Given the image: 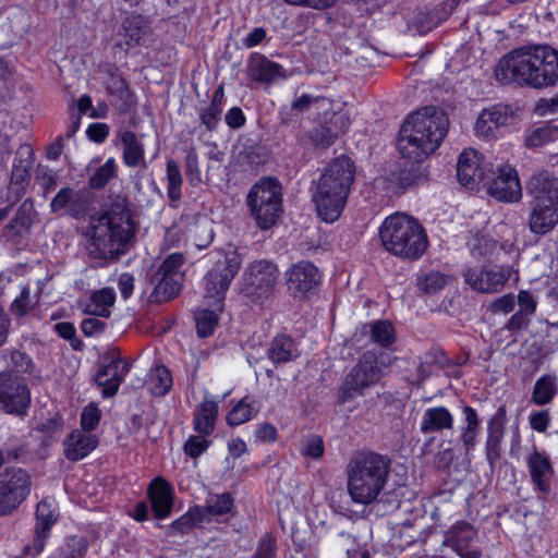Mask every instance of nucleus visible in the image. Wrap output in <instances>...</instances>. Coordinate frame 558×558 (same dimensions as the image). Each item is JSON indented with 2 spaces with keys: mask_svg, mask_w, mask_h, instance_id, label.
Here are the masks:
<instances>
[{
  "mask_svg": "<svg viewBox=\"0 0 558 558\" xmlns=\"http://www.w3.org/2000/svg\"><path fill=\"white\" fill-rule=\"evenodd\" d=\"M490 169H486L483 156L475 149L463 150L457 162V175L459 182L465 187L473 190L482 182Z\"/></svg>",
  "mask_w": 558,
  "mask_h": 558,
  "instance_id": "nucleus-22",
  "label": "nucleus"
},
{
  "mask_svg": "<svg viewBox=\"0 0 558 558\" xmlns=\"http://www.w3.org/2000/svg\"><path fill=\"white\" fill-rule=\"evenodd\" d=\"M447 284V278L439 271H430L417 277L420 291L426 294H436Z\"/></svg>",
  "mask_w": 558,
  "mask_h": 558,
  "instance_id": "nucleus-49",
  "label": "nucleus"
},
{
  "mask_svg": "<svg viewBox=\"0 0 558 558\" xmlns=\"http://www.w3.org/2000/svg\"><path fill=\"white\" fill-rule=\"evenodd\" d=\"M345 117L340 111L339 106L331 99L323 96H317V100L310 117L314 122H331L336 118Z\"/></svg>",
  "mask_w": 558,
  "mask_h": 558,
  "instance_id": "nucleus-43",
  "label": "nucleus"
},
{
  "mask_svg": "<svg viewBox=\"0 0 558 558\" xmlns=\"http://www.w3.org/2000/svg\"><path fill=\"white\" fill-rule=\"evenodd\" d=\"M129 371L130 364L120 357L112 359L98 371L95 380L102 388L105 398L113 397L117 393Z\"/></svg>",
  "mask_w": 558,
  "mask_h": 558,
  "instance_id": "nucleus-25",
  "label": "nucleus"
},
{
  "mask_svg": "<svg viewBox=\"0 0 558 558\" xmlns=\"http://www.w3.org/2000/svg\"><path fill=\"white\" fill-rule=\"evenodd\" d=\"M476 536L472 524L458 521L446 532L444 545L450 547L461 558H480L482 550L476 546Z\"/></svg>",
  "mask_w": 558,
  "mask_h": 558,
  "instance_id": "nucleus-20",
  "label": "nucleus"
},
{
  "mask_svg": "<svg viewBox=\"0 0 558 558\" xmlns=\"http://www.w3.org/2000/svg\"><path fill=\"white\" fill-rule=\"evenodd\" d=\"M465 426L462 428L459 440L465 453H470L476 444L480 434L481 421L476 410L470 405L463 408Z\"/></svg>",
  "mask_w": 558,
  "mask_h": 558,
  "instance_id": "nucleus-34",
  "label": "nucleus"
},
{
  "mask_svg": "<svg viewBox=\"0 0 558 558\" xmlns=\"http://www.w3.org/2000/svg\"><path fill=\"white\" fill-rule=\"evenodd\" d=\"M220 108L208 106L207 108L199 111V119L202 124L207 131L216 130L221 116Z\"/></svg>",
  "mask_w": 558,
  "mask_h": 558,
  "instance_id": "nucleus-64",
  "label": "nucleus"
},
{
  "mask_svg": "<svg viewBox=\"0 0 558 558\" xmlns=\"http://www.w3.org/2000/svg\"><path fill=\"white\" fill-rule=\"evenodd\" d=\"M536 52L539 56L541 64L536 65V73L543 82L534 85V88H543L555 84L558 81V52L549 46H536Z\"/></svg>",
  "mask_w": 558,
  "mask_h": 558,
  "instance_id": "nucleus-31",
  "label": "nucleus"
},
{
  "mask_svg": "<svg viewBox=\"0 0 558 558\" xmlns=\"http://www.w3.org/2000/svg\"><path fill=\"white\" fill-rule=\"evenodd\" d=\"M27 387L10 373L0 374V409L21 415L29 405Z\"/></svg>",
  "mask_w": 558,
  "mask_h": 558,
  "instance_id": "nucleus-18",
  "label": "nucleus"
},
{
  "mask_svg": "<svg viewBox=\"0 0 558 558\" xmlns=\"http://www.w3.org/2000/svg\"><path fill=\"white\" fill-rule=\"evenodd\" d=\"M277 265L267 259L252 262L242 275L241 292L254 302L271 295L279 278Z\"/></svg>",
  "mask_w": 558,
  "mask_h": 558,
  "instance_id": "nucleus-12",
  "label": "nucleus"
},
{
  "mask_svg": "<svg viewBox=\"0 0 558 558\" xmlns=\"http://www.w3.org/2000/svg\"><path fill=\"white\" fill-rule=\"evenodd\" d=\"M38 303L37 295H31L28 287H23L20 295L12 302L10 311L15 316H23L32 311Z\"/></svg>",
  "mask_w": 558,
  "mask_h": 558,
  "instance_id": "nucleus-52",
  "label": "nucleus"
},
{
  "mask_svg": "<svg viewBox=\"0 0 558 558\" xmlns=\"http://www.w3.org/2000/svg\"><path fill=\"white\" fill-rule=\"evenodd\" d=\"M449 128L444 110L428 106L408 116L401 126L398 149L402 158L410 162H421L433 154Z\"/></svg>",
  "mask_w": 558,
  "mask_h": 558,
  "instance_id": "nucleus-4",
  "label": "nucleus"
},
{
  "mask_svg": "<svg viewBox=\"0 0 558 558\" xmlns=\"http://www.w3.org/2000/svg\"><path fill=\"white\" fill-rule=\"evenodd\" d=\"M354 179V165L341 156L328 165L313 193L318 216L326 222H335L344 208Z\"/></svg>",
  "mask_w": 558,
  "mask_h": 558,
  "instance_id": "nucleus-6",
  "label": "nucleus"
},
{
  "mask_svg": "<svg viewBox=\"0 0 558 558\" xmlns=\"http://www.w3.org/2000/svg\"><path fill=\"white\" fill-rule=\"evenodd\" d=\"M453 415L446 407H434L425 410L421 421V432L432 434L444 429H452Z\"/></svg>",
  "mask_w": 558,
  "mask_h": 558,
  "instance_id": "nucleus-32",
  "label": "nucleus"
},
{
  "mask_svg": "<svg viewBox=\"0 0 558 558\" xmlns=\"http://www.w3.org/2000/svg\"><path fill=\"white\" fill-rule=\"evenodd\" d=\"M88 255L97 259H118L135 236V225L124 201L102 214L92 216L85 232Z\"/></svg>",
  "mask_w": 558,
  "mask_h": 558,
  "instance_id": "nucleus-1",
  "label": "nucleus"
},
{
  "mask_svg": "<svg viewBox=\"0 0 558 558\" xmlns=\"http://www.w3.org/2000/svg\"><path fill=\"white\" fill-rule=\"evenodd\" d=\"M496 175L488 184V193L498 201L512 203L522 197V190L517 171L509 165H497L490 168Z\"/></svg>",
  "mask_w": 558,
  "mask_h": 558,
  "instance_id": "nucleus-17",
  "label": "nucleus"
},
{
  "mask_svg": "<svg viewBox=\"0 0 558 558\" xmlns=\"http://www.w3.org/2000/svg\"><path fill=\"white\" fill-rule=\"evenodd\" d=\"M268 357L275 363H288L299 356L293 339L287 335L275 337L267 351Z\"/></svg>",
  "mask_w": 558,
  "mask_h": 558,
  "instance_id": "nucleus-33",
  "label": "nucleus"
},
{
  "mask_svg": "<svg viewBox=\"0 0 558 558\" xmlns=\"http://www.w3.org/2000/svg\"><path fill=\"white\" fill-rule=\"evenodd\" d=\"M123 146V160L129 167H137L144 159V146L136 134L131 131H124L120 135Z\"/></svg>",
  "mask_w": 558,
  "mask_h": 558,
  "instance_id": "nucleus-40",
  "label": "nucleus"
},
{
  "mask_svg": "<svg viewBox=\"0 0 558 558\" xmlns=\"http://www.w3.org/2000/svg\"><path fill=\"white\" fill-rule=\"evenodd\" d=\"M348 128L349 119L347 117L336 118L331 122H317V126L310 131V138L316 147L327 148Z\"/></svg>",
  "mask_w": 558,
  "mask_h": 558,
  "instance_id": "nucleus-29",
  "label": "nucleus"
},
{
  "mask_svg": "<svg viewBox=\"0 0 558 558\" xmlns=\"http://www.w3.org/2000/svg\"><path fill=\"white\" fill-rule=\"evenodd\" d=\"M252 558H277L276 538L270 534H265L259 539L255 554Z\"/></svg>",
  "mask_w": 558,
  "mask_h": 558,
  "instance_id": "nucleus-60",
  "label": "nucleus"
},
{
  "mask_svg": "<svg viewBox=\"0 0 558 558\" xmlns=\"http://www.w3.org/2000/svg\"><path fill=\"white\" fill-rule=\"evenodd\" d=\"M183 260L184 258L182 254L173 253L161 263L155 275L174 277V274H182L180 268L183 264Z\"/></svg>",
  "mask_w": 558,
  "mask_h": 558,
  "instance_id": "nucleus-57",
  "label": "nucleus"
},
{
  "mask_svg": "<svg viewBox=\"0 0 558 558\" xmlns=\"http://www.w3.org/2000/svg\"><path fill=\"white\" fill-rule=\"evenodd\" d=\"M379 238L387 252L408 260L418 259L428 246L423 227L405 214L387 217L379 228Z\"/></svg>",
  "mask_w": 558,
  "mask_h": 558,
  "instance_id": "nucleus-7",
  "label": "nucleus"
},
{
  "mask_svg": "<svg viewBox=\"0 0 558 558\" xmlns=\"http://www.w3.org/2000/svg\"><path fill=\"white\" fill-rule=\"evenodd\" d=\"M514 121V113L510 106L497 104L482 110L475 122V133L483 138L496 137L500 128Z\"/></svg>",
  "mask_w": 558,
  "mask_h": 558,
  "instance_id": "nucleus-21",
  "label": "nucleus"
},
{
  "mask_svg": "<svg viewBox=\"0 0 558 558\" xmlns=\"http://www.w3.org/2000/svg\"><path fill=\"white\" fill-rule=\"evenodd\" d=\"M449 128L444 110L428 106L408 116L401 126L398 149L402 158L410 162H421L433 154Z\"/></svg>",
  "mask_w": 558,
  "mask_h": 558,
  "instance_id": "nucleus-2",
  "label": "nucleus"
},
{
  "mask_svg": "<svg viewBox=\"0 0 558 558\" xmlns=\"http://www.w3.org/2000/svg\"><path fill=\"white\" fill-rule=\"evenodd\" d=\"M506 422L507 411L504 405L499 407L487 422L485 449L486 458L492 465L500 458Z\"/></svg>",
  "mask_w": 558,
  "mask_h": 558,
  "instance_id": "nucleus-26",
  "label": "nucleus"
},
{
  "mask_svg": "<svg viewBox=\"0 0 558 558\" xmlns=\"http://www.w3.org/2000/svg\"><path fill=\"white\" fill-rule=\"evenodd\" d=\"M167 195L170 201L178 202L182 197L183 178L178 162L173 159L167 161L166 167Z\"/></svg>",
  "mask_w": 558,
  "mask_h": 558,
  "instance_id": "nucleus-44",
  "label": "nucleus"
},
{
  "mask_svg": "<svg viewBox=\"0 0 558 558\" xmlns=\"http://www.w3.org/2000/svg\"><path fill=\"white\" fill-rule=\"evenodd\" d=\"M557 379L551 375L541 376L534 386L532 393V401L537 405H545L549 403L557 395Z\"/></svg>",
  "mask_w": 558,
  "mask_h": 558,
  "instance_id": "nucleus-42",
  "label": "nucleus"
},
{
  "mask_svg": "<svg viewBox=\"0 0 558 558\" xmlns=\"http://www.w3.org/2000/svg\"><path fill=\"white\" fill-rule=\"evenodd\" d=\"M87 549L86 541L83 537H68L60 548L62 558H83Z\"/></svg>",
  "mask_w": 558,
  "mask_h": 558,
  "instance_id": "nucleus-55",
  "label": "nucleus"
},
{
  "mask_svg": "<svg viewBox=\"0 0 558 558\" xmlns=\"http://www.w3.org/2000/svg\"><path fill=\"white\" fill-rule=\"evenodd\" d=\"M325 451L324 441L319 436L312 435L307 437L301 447V453L305 457L318 460Z\"/></svg>",
  "mask_w": 558,
  "mask_h": 558,
  "instance_id": "nucleus-58",
  "label": "nucleus"
},
{
  "mask_svg": "<svg viewBox=\"0 0 558 558\" xmlns=\"http://www.w3.org/2000/svg\"><path fill=\"white\" fill-rule=\"evenodd\" d=\"M536 46L521 47L505 54L497 63L494 74L496 80L506 85L520 87H532L543 82L539 73H536V65L541 64Z\"/></svg>",
  "mask_w": 558,
  "mask_h": 558,
  "instance_id": "nucleus-9",
  "label": "nucleus"
},
{
  "mask_svg": "<svg viewBox=\"0 0 558 558\" xmlns=\"http://www.w3.org/2000/svg\"><path fill=\"white\" fill-rule=\"evenodd\" d=\"M449 128L444 110L428 106L408 116L401 126L398 149L402 158L410 162H421L433 154Z\"/></svg>",
  "mask_w": 558,
  "mask_h": 558,
  "instance_id": "nucleus-3",
  "label": "nucleus"
},
{
  "mask_svg": "<svg viewBox=\"0 0 558 558\" xmlns=\"http://www.w3.org/2000/svg\"><path fill=\"white\" fill-rule=\"evenodd\" d=\"M90 206L92 197L87 191L69 186L60 189L50 202L51 213L77 220L88 214Z\"/></svg>",
  "mask_w": 558,
  "mask_h": 558,
  "instance_id": "nucleus-15",
  "label": "nucleus"
},
{
  "mask_svg": "<svg viewBox=\"0 0 558 558\" xmlns=\"http://www.w3.org/2000/svg\"><path fill=\"white\" fill-rule=\"evenodd\" d=\"M100 416V411L96 405H87L81 415V425L83 427L82 430L89 433L90 430L95 429L99 424Z\"/></svg>",
  "mask_w": 558,
  "mask_h": 558,
  "instance_id": "nucleus-62",
  "label": "nucleus"
},
{
  "mask_svg": "<svg viewBox=\"0 0 558 558\" xmlns=\"http://www.w3.org/2000/svg\"><path fill=\"white\" fill-rule=\"evenodd\" d=\"M207 436L202 434L196 436H190L184 444V452L191 458L199 457L209 447V441L206 439Z\"/></svg>",
  "mask_w": 558,
  "mask_h": 558,
  "instance_id": "nucleus-61",
  "label": "nucleus"
},
{
  "mask_svg": "<svg viewBox=\"0 0 558 558\" xmlns=\"http://www.w3.org/2000/svg\"><path fill=\"white\" fill-rule=\"evenodd\" d=\"M57 521L56 510L52 502L45 499L37 505L35 536L32 544L24 547L26 555L36 556L44 550L51 526Z\"/></svg>",
  "mask_w": 558,
  "mask_h": 558,
  "instance_id": "nucleus-23",
  "label": "nucleus"
},
{
  "mask_svg": "<svg viewBox=\"0 0 558 558\" xmlns=\"http://www.w3.org/2000/svg\"><path fill=\"white\" fill-rule=\"evenodd\" d=\"M27 177L28 172L26 169H16L13 171L11 185L9 187V193L13 194L12 199L9 198L12 204L0 209V221L4 220L9 216L12 209V205L20 199L23 192L22 183L26 180Z\"/></svg>",
  "mask_w": 558,
  "mask_h": 558,
  "instance_id": "nucleus-50",
  "label": "nucleus"
},
{
  "mask_svg": "<svg viewBox=\"0 0 558 558\" xmlns=\"http://www.w3.org/2000/svg\"><path fill=\"white\" fill-rule=\"evenodd\" d=\"M240 267L241 259L236 253L220 255L205 278L206 296L221 303Z\"/></svg>",
  "mask_w": 558,
  "mask_h": 558,
  "instance_id": "nucleus-14",
  "label": "nucleus"
},
{
  "mask_svg": "<svg viewBox=\"0 0 558 558\" xmlns=\"http://www.w3.org/2000/svg\"><path fill=\"white\" fill-rule=\"evenodd\" d=\"M246 202L257 226L267 230L276 223L282 209L281 186L276 179H263L252 186Z\"/></svg>",
  "mask_w": 558,
  "mask_h": 558,
  "instance_id": "nucleus-10",
  "label": "nucleus"
},
{
  "mask_svg": "<svg viewBox=\"0 0 558 558\" xmlns=\"http://www.w3.org/2000/svg\"><path fill=\"white\" fill-rule=\"evenodd\" d=\"M8 365L12 372L17 374H33L35 369L33 360L25 352L19 350L10 352Z\"/></svg>",
  "mask_w": 558,
  "mask_h": 558,
  "instance_id": "nucleus-54",
  "label": "nucleus"
},
{
  "mask_svg": "<svg viewBox=\"0 0 558 558\" xmlns=\"http://www.w3.org/2000/svg\"><path fill=\"white\" fill-rule=\"evenodd\" d=\"M391 461L373 451H360L351 457L347 465V490L354 504L369 506L388 502L384 489L388 483ZM398 508V502L391 504Z\"/></svg>",
  "mask_w": 558,
  "mask_h": 558,
  "instance_id": "nucleus-5",
  "label": "nucleus"
},
{
  "mask_svg": "<svg viewBox=\"0 0 558 558\" xmlns=\"http://www.w3.org/2000/svg\"><path fill=\"white\" fill-rule=\"evenodd\" d=\"M148 498L156 519L170 515L173 507V493L171 486L162 478L156 477L148 487Z\"/></svg>",
  "mask_w": 558,
  "mask_h": 558,
  "instance_id": "nucleus-27",
  "label": "nucleus"
},
{
  "mask_svg": "<svg viewBox=\"0 0 558 558\" xmlns=\"http://www.w3.org/2000/svg\"><path fill=\"white\" fill-rule=\"evenodd\" d=\"M288 291L299 299L306 298L320 282V272L311 262L293 264L284 274Z\"/></svg>",
  "mask_w": 558,
  "mask_h": 558,
  "instance_id": "nucleus-16",
  "label": "nucleus"
},
{
  "mask_svg": "<svg viewBox=\"0 0 558 558\" xmlns=\"http://www.w3.org/2000/svg\"><path fill=\"white\" fill-rule=\"evenodd\" d=\"M29 474L20 468H7L0 474V515L15 511L31 492Z\"/></svg>",
  "mask_w": 558,
  "mask_h": 558,
  "instance_id": "nucleus-13",
  "label": "nucleus"
},
{
  "mask_svg": "<svg viewBox=\"0 0 558 558\" xmlns=\"http://www.w3.org/2000/svg\"><path fill=\"white\" fill-rule=\"evenodd\" d=\"M362 331L369 333L371 340L380 347H389L396 340V330L389 320H375L363 325Z\"/></svg>",
  "mask_w": 558,
  "mask_h": 558,
  "instance_id": "nucleus-39",
  "label": "nucleus"
},
{
  "mask_svg": "<svg viewBox=\"0 0 558 558\" xmlns=\"http://www.w3.org/2000/svg\"><path fill=\"white\" fill-rule=\"evenodd\" d=\"M114 292L110 288L95 291L86 303L84 312L92 316L108 317L110 315V307L114 304Z\"/></svg>",
  "mask_w": 558,
  "mask_h": 558,
  "instance_id": "nucleus-37",
  "label": "nucleus"
},
{
  "mask_svg": "<svg viewBox=\"0 0 558 558\" xmlns=\"http://www.w3.org/2000/svg\"><path fill=\"white\" fill-rule=\"evenodd\" d=\"M183 274L171 276H153L154 294L159 302H166L177 296L181 290Z\"/></svg>",
  "mask_w": 558,
  "mask_h": 558,
  "instance_id": "nucleus-38",
  "label": "nucleus"
},
{
  "mask_svg": "<svg viewBox=\"0 0 558 558\" xmlns=\"http://www.w3.org/2000/svg\"><path fill=\"white\" fill-rule=\"evenodd\" d=\"M247 72L250 77L259 83H272L283 77V69L262 54H253L248 60Z\"/></svg>",
  "mask_w": 558,
  "mask_h": 558,
  "instance_id": "nucleus-30",
  "label": "nucleus"
},
{
  "mask_svg": "<svg viewBox=\"0 0 558 558\" xmlns=\"http://www.w3.org/2000/svg\"><path fill=\"white\" fill-rule=\"evenodd\" d=\"M34 206L29 199L24 201L19 207L10 227L28 228L32 223Z\"/></svg>",
  "mask_w": 558,
  "mask_h": 558,
  "instance_id": "nucleus-59",
  "label": "nucleus"
},
{
  "mask_svg": "<svg viewBox=\"0 0 558 558\" xmlns=\"http://www.w3.org/2000/svg\"><path fill=\"white\" fill-rule=\"evenodd\" d=\"M392 359L389 354L366 351L357 364L344 378L342 390L349 398L362 395L363 390L376 385L384 375V368L390 366Z\"/></svg>",
  "mask_w": 558,
  "mask_h": 558,
  "instance_id": "nucleus-11",
  "label": "nucleus"
},
{
  "mask_svg": "<svg viewBox=\"0 0 558 558\" xmlns=\"http://www.w3.org/2000/svg\"><path fill=\"white\" fill-rule=\"evenodd\" d=\"M316 100L317 96L312 94H302L301 96H295L291 104V109L300 113H306L310 118L312 111L314 110Z\"/></svg>",
  "mask_w": 558,
  "mask_h": 558,
  "instance_id": "nucleus-63",
  "label": "nucleus"
},
{
  "mask_svg": "<svg viewBox=\"0 0 558 558\" xmlns=\"http://www.w3.org/2000/svg\"><path fill=\"white\" fill-rule=\"evenodd\" d=\"M116 175V161L109 158L101 167H99L89 178V186L93 189L104 187L110 179Z\"/></svg>",
  "mask_w": 558,
  "mask_h": 558,
  "instance_id": "nucleus-53",
  "label": "nucleus"
},
{
  "mask_svg": "<svg viewBox=\"0 0 558 558\" xmlns=\"http://www.w3.org/2000/svg\"><path fill=\"white\" fill-rule=\"evenodd\" d=\"M185 174L192 186H198L202 183V172L198 162V155L194 148H191L185 157Z\"/></svg>",
  "mask_w": 558,
  "mask_h": 558,
  "instance_id": "nucleus-56",
  "label": "nucleus"
},
{
  "mask_svg": "<svg viewBox=\"0 0 558 558\" xmlns=\"http://www.w3.org/2000/svg\"><path fill=\"white\" fill-rule=\"evenodd\" d=\"M98 444L95 435L75 429L64 440V456L70 461H78L88 456Z\"/></svg>",
  "mask_w": 558,
  "mask_h": 558,
  "instance_id": "nucleus-28",
  "label": "nucleus"
},
{
  "mask_svg": "<svg viewBox=\"0 0 558 558\" xmlns=\"http://www.w3.org/2000/svg\"><path fill=\"white\" fill-rule=\"evenodd\" d=\"M258 410L255 402H248L247 398H243L228 413L227 423L231 426L241 425L255 417Z\"/></svg>",
  "mask_w": 558,
  "mask_h": 558,
  "instance_id": "nucleus-45",
  "label": "nucleus"
},
{
  "mask_svg": "<svg viewBox=\"0 0 558 558\" xmlns=\"http://www.w3.org/2000/svg\"><path fill=\"white\" fill-rule=\"evenodd\" d=\"M532 195L530 231L545 235L558 223V178L547 171L534 174L527 184Z\"/></svg>",
  "mask_w": 558,
  "mask_h": 558,
  "instance_id": "nucleus-8",
  "label": "nucleus"
},
{
  "mask_svg": "<svg viewBox=\"0 0 558 558\" xmlns=\"http://www.w3.org/2000/svg\"><path fill=\"white\" fill-rule=\"evenodd\" d=\"M149 389L155 396H165L172 387V377L169 369L163 366H156L149 374Z\"/></svg>",
  "mask_w": 558,
  "mask_h": 558,
  "instance_id": "nucleus-47",
  "label": "nucleus"
},
{
  "mask_svg": "<svg viewBox=\"0 0 558 558\" xmlns=\"http://www.w3.org/2000/svg\"><path fill=\"white\" fill-rule=\"evenodd\" d=\"M526 465L536 489L543 494H548L550 492V480L554 475V469L548 454L533 448L526 456Z\"/></svg>",
  "mask_w": 558,
  "mask_h": 558,
  "instance_id": "nucleus-24",
  "label": "nucleus"
},
{
  "mask_svg": "<svg viewBox=\"0 0 558 558\" xmlns=\"http://www.w3.org/2000/svg\"><path fill=\"white\" fill-rule=\"evenodd\" d=\"M558 140V126L543 124L531 131L525 138L526 146L530 148L541 147Z\"/></svg>",
  "mask_w": 558,
  "mask_h": 558,
  "instance_id": "nucleus-48",
  "label": "nucleus"
},
{
  "mask_svg": "<svg viewBox=\"0 0 558 558\" xmlns=\"http://www.w3.org/2000/svg\"><path fill=\"white\" fill-rule=\"evenodd\" d=\"M465 282L475 291L495 293L500 291L510 278L509 268L494 266L469 268L463 272Z\"/></svg>",
  "mask_w": 558,
  "mask_h": 558,
  "instance_id": "nucleus-19",
  "label": "nucleus"
},
{
  "mask_svg": "<svg viewBox=\"0 0 558 558\" xmlns=\"http://www.w3.org/2000/svg\"><path fill=\"white\" fill-rule=\"evenodd\" d=\"M218 405L214 401L202 402L194 412V429L204 436H209L215 429Z\"/></svg>",
  "mask_w": 558,
  "mask_h": 558,
  "instance_id": "nucleus-35",
  "label": "nucleus"
},
{
  "mask_svg": "<svg viewBox=\"0 0 558 558\" xmlns=\"http://www.w3.org/2000/svg\"><path fill=\"white\" fill-rule=\"evenodd\" d=\"M196 323L197 335L202 338H206L213 335L217 324L218 316L215 312L209 310H199L194 315Z\"/></svg>",
  "mask_w": 558,
  "mask_h": 558,
  "instance_id": "nucleus-51",
  "label": "nucleus"
},
{
  "mask_svg": "<svg viewBox=\"0 0 558 558\" xmlns=\"http://www.w3.org/2000/svg\"><path fill=\"white\" fill-rule=\"evenodd\" d=\"M204 521V511L201 509V507H197L193 510L187 511L183 515H181L179 519L173 521L171 525L169 526V534L175 535V534H185L193 530L197 524L202 523Z\"/></svg>",
  "mask_w": 558,
  "mask_h": 558,
  "instance_id": "nucleus-46",
  "label": "nucleus"
},
{
  "mask_svg": "<svg viewBox=\"0 0 558 558\" xmlns=\"http://www.w3.org/2000/svg\"><path fill=\"white\" fill-rule=\"evenodd\" d=\"M233 498L230 493L208 494L204 511V519L207 515L221 518L230 514L233 510Z\"/></svg>",
  "mask_w": 558,
  "mask_h": 558,
  "instance_id": "nucleus-41",
  "label": "nucleus"
},
{
  "mask_svg": "<svg viewBox=\"0 0 558 558\" xmlns=\"http://www.w3.org/2000/svg\"><path fill=\"white\" fill-rule=\"evenodd\" d=\"M122 27L128 48L140 45L149 31L148 22L142 14L129 15L124 20Z\"/></svg>",
  "mask_w": 558,
  "mask_h": 558,
  "instance_id": "nucleus-36",
  "label": "nucleus"
}]
</instances>
